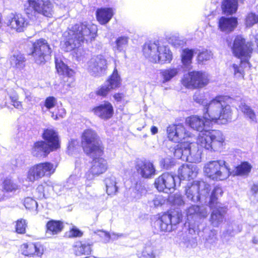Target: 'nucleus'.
<instances>
[{
  "mask_svg": "<svg viewBox=\"0 0 258 258\" xmlns=\"http://www.w3.org/2000/svg\"><path fill=\"white\" fill-rule=\"evenodd\" d=\"M97 26L91 23L84 22L73 26L68 30L63 48L66 51L77 49L76 55L79 58L84 51L80 47L85 42L92 41L96 37Z\"/></svg>",
  "mask_w": 258,
  "mask_h": 258,
  "instance_id": "f257e3e1",
  "label": "nucleus"
},
{
  "mask_svg": "<svg viewBox=\"0 0 258 258\" xmlns=\"http://www.w3.org/2000/svg\"><path fill=\"white\" fill-rule=\"evenodd\" d=\"M206 112H203V117L191 115L186 118L185 122L192 129L200 133L208 130L212 122L226 124L232 119V115L219 113V107L212 103L206 108Z\"/></svg>",
  "mask_w": 258,
  "mask_h": 258,
  "instance_id": "f03ea898",
  "label": "nucleus"
},
{
  "mask_svg": "<svg viewBox=\"0 0 258 258\" xmlns=\"http://www.w3.org/2000/svg\"><path fill=\"white\" fill-rule=\"evenodd\" d=\"M251 43H245V39L241 36H237L234 39L232 51L235 56L241 59L239 64L233 63L232 68L234 77L237 80L244 79V70L250 68L248 59L252 51Z\"/></svg>",
  "mask_w": 258,
  "mask_h": 258,
  "instance_id": "7ed1b4c3",
  "label": "nucleus"
},
{
  "mask_svg": "<svg viewBox=\"0 0 258 258\" xmlns=\"http://www.w3.org/2000/svg\"><path fill=\"white\" fill-rule=\"evenodd\" d=\"M143 51L145 57L154 63H170L172 59V53L169 47L158 41L145 44Z\"/></svg>",
  "mask_w": 258,
  "mask_h": 258,
  "instance_id": "20e7f679",
  "label": "nucleus"
},
{
  "mask_svg": "<svg viewBox=\"0 0 258 258\" xmlns=\"http://www.w3.org/2000/svg\"><path fill=\"white\" fill-rule=\"evenodd\" d=\"M225 143L223 133L218 130L209 131V129L200 133L197 139V144L210 151H218L221 150Z\"/></svg>",
  "mask_w": 258,
  "mask_h": 258,
  "instance_id": "39448f33",
  "label": "nucleus"
},
{
  "mask_svg": "<svg viewBox=\"0 0 258 258\" xmlns=\"http://www.w3.org/2000/svg\"><path fill=\"white\" fill-rule=\"evenodd\" d=\"M81 144L84 152L91 157L100 156L104 147L97 133L92 129L85 130L81 136Z\"/></svg>",
  "mask_w": 258,
  "mask_h": 258,
  "instance_id": "423d86ee",
  "label": "nucleus"
},
{
  "mask_svg": "<svg viewBox=\"0 0 258 258\" xmlns=\"http://www.w3.org/2000/svg\"><path fill=\"white\" fill-rule=\"evenodd\" d=\"M174 156L183 161L190 163L201 161V151L196 143L190 140L183 142L176 145L174 149Z\"/></svg>",
  "mask_w": 258,
  "mask_h": 258,
  "instance_id": "0eeeda50",
  "label": "nucleus"
},
{
  "mask_svg": "<svg viewBox=\"0 0 258 258\" xmlns=\"http://www.w3.org/2000/svg\"><path fill=\"white\" fill-rule=\"evenodd\" d=\"M227 98L226 96H218L208 101L206 98L204 93L196 92L193 96L194 101L203 105V112H206V108L212 103H214L219 107V113L232 115L231 107L227 102Z\"/></svg>",
  "mask_w": 258,
  "mask_h": 258,
  "instance_id": "6e6552de",
  "label": "nucleus"
},
{
  "mask_svg": "<svg viewBox=\"0 0 258 258\" xmlns=\"http://www.w3.org/2000/svg\"><path fill=\"white\" fill-rule=\"evenodd\" d=\"M204 172L210 178L215 180L226 179L230 175V170L224 160L212 161L204 167Z\"/></svg>",
  "mask_w": 258,
  "mask_h": 258,
  "instance_id": "1a4fd4ad",
  "label": "nucleus"
},
{
  "mask_svg": "<svg viewBox=\"0 0 258 258\" xmlns=\"http://www.w3.org/2000/svg\"><path fill=\"white\" fill-rule=\"evenodd\" d=\"M181 83L189 89L203 88L209 83L208 75L201 71L190 72L183 75Z\"/></svg>",
  "mask_w": 258,
  "mask_h": 258,
  "instance_id": "9d476101",
  "label": "nucleus"
},
{
  "mask_svg": "<svg viewBox=\"0 0 258 258\" xmlns=\"http://www.w3.org/2000/svg\"><path fill=\"white\" fill-rule=\"evenodd\" d=\"M56 166L50 162H43L31 166L27 173L26 180L34 182L44 176H50L55 171Z\"/></svg>",
  "mask_w": 258,
  "mask_h": 258,
  "instance_id": "9b49d317",
  "label": "nucleus"
},
{
  "mask_svg": "<svg viewBox=\"0 0 258 258\" xmlns=\"http://www.w3.org/2000/svg\"><path fill=\"white\" fill-rule=\"evenodd\" d=\"M210 186L209 184L203 181H195L187 184L185 190V195L191 202H198L209 195Z\"/></svg>",
  "mask_w": 258,
  "mask_h": 258,
  "instance_id": "f8f14e48",
  "label": "nucleus"
},
{
  "mask_svg": "<svg viewBox=\"0 0 258 258\" xmlns=\"http://www.w3.org/2000/svg\"><path fill=\"white\" fill-rule=\"evenodd\" d=\"M51 53V49L47 41L39 39L33 43L30 54L37 64H41L45 63L46 59Z\"/></svg>",
  "mask_w": 258,
  "mask_h": 258,
  "instance_id": "ddd939ff",
  "label": "nucleus"
},
{
  "mask_svg": "<svg viewBox=\"0 0 258 258\" xmlns=\"http://www.w3.org/2000/svg\"><path fill=\"white\" fill-rule=\"evenodd\" d=\"M166 134L168 139L174 143H179L191 137V134L181 123L169 125L166 128Z\"/></svg>",
  "mask_w": 258,
  "mask_h": 258,
  "instance_id": "4468645a",
  "label": "nucleus"
},
{
  "mask_svg": "<svg viewBox=\"0 0 258 258\" xmlns=\"http://www.w3.org/2000/svg\"><path fill=\"white\" fill-rule=\"evenodd\" d=\"M107 68V60L102 55L93 56L87 63V70L91 75L99 77L103 75Z\"/></svg>",
  "mask_w": 258,
  "mask_h": 258,
  "instance_id": "2eb2a0df",
  "label": "nucleus"
},
{
  "mask_svg": "<svg viewBox=\"0 0 258 258\" xmlns=\"http://www.w3.org/2000/svg\"><path fill=\"white\" fill-rule=\"evenodd\" d=\"M4 23L10 29L22 32L27 27L28 21L22 14L11 13L5 17Z\"/></svg>",
  "mask_w": 258,
  "mask_h": 258,
  "instance_id": "dca6fc26",
  "label": "nucleus"
},
{
  "mask_svg": "<svg viewBox=\"0 0 258 258\" xmlns=\"http://www.w3.org/2000/svg\"><path fill=\"white\" fill-rule=\"evenodd\" d=\"M27 3L35 13L49 18L53 16V5L49 0H27Z\"/></svg>",
  "mask_w": 258,
  "mask_h": 258,
  "instance_id": "f3484780",
  "label": "nucleus"
},
{
  "mask_svg": "<svg viewBox=\"0 0 258 258\" xmlns=\"http://www.w3.org/2000/svg\"><path fill=\"white\" fill-rule=\"evenodd\" d=\"M120 83V77L116 67H115L112 75L103 85L97 89L96 94L98 96L105 97L111 91L119 87Z\"/></svg>",
  "mask_w": 258,
  "mask_h": 258,
  "instance_id": "a211bd4d",
  "label": "nucleus"
},
{
  "mask_svg": "<svg viewBox=\"0 0 258 258\" xmlns=\"http://www.w3.org/2000/svg\"><path fill=\"white\" fill-rule=\"evenodd\" d=\"M154 184L158 191L167 193L171 189H174L176 182L173 175L166 172L155 180Z\"/></svg>",
  "mask_w": 258,
  "mask_h": 258,
  "instance_id": "6ab92c4d",
  "label": "nucleus"
},
{
  "mask_svg": "<svg viewBox=\"0 0 258 258\" xmlns=\"http://www.w3.org/2000/svg\"><path fill=\"white\" fill-rule=\"evenodd\" d=\"M136 169L144 178H151L156 174L155 166L153 162L147 160H140L136 162Z\"/></svg>",
  "mask_w": 258,
  "mask_h": 258,
  "instance_id": "aec40b11",
  "label": "nucleus"
},
{
  "mask_svg": "<svg viewBox=\"0 0 258 258\" xmlns=\"http://www.w3.org/2000/svg\"><path fill=\"white\" fill-rule=\"evenodd\" d=\"M213 207L210 206L212 209L210 221L211 224L215 227H218L225 220V215L227 212V208L223 206L220 203L213 204Z\"/></svg>",
  "mask_w": 258,
  "mask_h": 258,
  "instance_id": "412c9836",
  "label": "nucleus"
},
{
  "mask_svg": "<svg viewBox=\"0 0 258 258\" xmlns=\"http://www.w3.org/2000/svg\"><path fill=\"white\" fill-rule=\"evenodd\" d=\"M97 156L92 157L94 159L91 162V166L87 171L95 177L104 173L108 168L107 161L102 157Z\"/></svg>",
  "mask_w": 258,
  "mask_h": 258,
  "instance_id": "4be33fe9",
  "label": "nucleus"
},
{
  "mask_svg": "<svg viewBox=\"0 0 258 258\" xmlns=\"http://www.w3.org/2000/svg\"><path fill=\"white\" fill-rule=\"evenodd\" d=\"M55 67L57 73L62 76H65L70 78V81L67 80L66 85L70 88L75 86V80L73 76L75 74L74 71L70 69L61 60L55 58Z\"/></svg>",
  "mask_w": 258,
  "mask_h": 258,
  "instance_id": "5701e85b",
  "label": "nucleus"
},
{
  "mask_svg": "<svg viewBox=\"0 0 258 258\" xmlns=\"http://www.w3.org/2000/svg\"><path fill=\"white\" fill-rule=\"evenodd\" d=\"M43 139L51 149L55 150L60 147L57 133L52 128H47L43 132Z\"/></svg>",
  "mask_w": 258,
  "mask_h": 258,
  "instance_id": "b1692460",
  "label": "nucleus"
},
{
  "mask_svg": "<svg viewBox=\"0 0 258 258\" xmlns=\"http://www.w3.org/2000/svg\"><path fill=\"white\" fill-rule=\"evenodd\" d=\"M198 171L197 167L195 164H183L178 169V178L180 180H190L196 177Z\"/></svg>",
  "mask_w": 258,
  "mask_h": 258,
  "instance_id": "393cba45",
  "label": "nucleus"
},
{
  "mask_svg": "<svg viewBox=\"0 0 258 258\" xmlns=\"http://www.w3.org/2000/svg\"><path fill=\"white\" fill-rule=\"evenodd\" d=\"M23 254L28 258H41L43 248L39 243H29L23 245Z\"/></svg>",
  "mask_w": 258,
  "mask_h": 258,
  "instance_id": "a878e982",
  "label": "nucleus"
},
{
  "mask_svg": "<svg viewBox=\"0 0 258 258\" xmlns=\"http://www.w3.org/2000/svg\"><path fill=\"white\" fill-rule=\"evenodd\" d=\"M95 115L103 119H108L111 118L113 113V106L110 103L104 102L93 109Z\"/></svg>",
  "mask_w": 258,
  "mask_h": 258,
  "instance_id": "bb28decb",
  "label": "nucleus"
},
{
  "mask_svg": "<svg viewBox=\"0 0 258 258\" xmlns=\"http://www.w3.org/2000/svg\"><path fill=\"white\" fill-rule=\"evenodd\" d=\"M237 24V19L234 17H221L218 21L219 29L220 31L226 33L233 31Z\"/></svg>",
  "mask_w": 258,
  "mask_h": 258,
  "instance_id": "cd10ccee",
  "label": "nucleus"
},
{
  "mask_svg": "<svg viewBox=\"0 0 258 258\" xmlns=\"http://www.w3.org/2000/svg\"><path fill=\"white\" fill-rule=\"evenodd\" d=\"M208 214V209L205 206L192 205L186 210V215L188 219L205 218Z\"/></svg>",
  "mask_w": 258,
  "mask_h": 258,
  "instance_id": "c85d7f7f",
  "label": "nucleus"
},
{
  "mask_svg": "<svg viewBox=\"0 0 258 258\" xmlns=\"http://www.w3.org/2000/svg\"><path fill=\"white\" fill-rule=\"evenodd\" d=\"M114 14V10L111 8H101L98 9L96 12L97 20L101 25L108 23Z\"/></svg>",
  "mask_w": 258,
  "mask_h": 258,
  "instance_id": "c756f323",
  "label": "nucleus"
},
{
  "mask_svg": "<svg viewBox=\"0 0 258 258\" xmlns=\"http://www.w3.org/2000/svg\"><path fill=\"white\" fill-rule=\"evenodd\" d=\"M54 151L46 142L43 141L36 142L32 148V153L37 157H45L50 152Z\"/></svg>",
  "mask_w": 258,
  "mask_h": 258,
  "instance_id": "7c9ffc66",
  "label": "nucleus"
},
{
  "mask_svg": "<svg viewBox=\"0 0 258 258\" xmlns=\"http://www.w3.org/2000/svg\"><path fill=\"white\" fill-rule=\"evenodd\" d=\"M169 216L167 214H164L161 217L156 220L154 226L159 231L169 232L173 229L172 225L170 223Z\"/></svg>",
  "mask_w": 258,
  "mask_h": 258,
  "instance_id": "2f4dec72",
  "label": "nucleus"
},
{
  "mask_svg": "<svg viewBox=\"0 0 258 258\" xmlns=\"http://www.w3.org/2000/svg\"><path fill=\"white\" fill-rule=\"evenodd\" d=\"M159 253V245L155 241H150L146 243L142 255L145 258H156Z\"/></svg>",
  "mask_w": 258,
  "mask_h": 258,
  "instance_id": "473e14b6",
  "label": "nucleus"
},
{
  "mask_svg": "<svg viewBox=\"0 0 258 258\" xmlns=\"http://www.w3.org/2000/svg\"><path fill=\"white\" fill-rule=\"evenodd\" d=\"M26 61L24 55L19 52L14 53L10 58L11 66L18 70H22L25 67Z\"/></svg>",
  "mask_w": 258,
  "mask_h": 258,
  "instance_id": "72a5a7b5",
  "label": "nucleus"
},
{
  "mask_svg": "<svg viewBox=\"0 0 258 258\" xmlns=\"http://www.w3.org/2000/svg\"><path fill=\"white\" fill-rule=\"evenodd\" d=\"M106 191L109 196L115 195L118 191L116 178L113 176L107 177L104 180Z\"/></svg>",
  "mask_w": 258,
  "mask_h": 258,
  "instance_id": "f704fd0d",
  "label": "nucleus"
},
{
  "mask_svg": "<svg viewBox=\"0 0 258 258\" xmlns=\"http://www.w3.org/2000/svg\"><path fill=\"white\" fill-rule=\"evenodd\" d=\"M92 244L86 241H79L76 243L74 250L76 255L89 254L92 250Z\"/></svg>",
  "mask_w": 258,
  "mask_h": 258,
  "instance_id": "c9c22d12",
  "label": "nucleus"
},
{
  "mask_svg": "<svg viewBox=\"0 0 258 258\" xmlns=\"http://www.w3.org/2000/svg\"><path fill=\"white\" fill-rule=\"evenodd\" d=\"M180 69L178 68L169 67L160 70V74L163 78V83L170 81L179 73Z\"/></svg>",
  "mask_w": 258,
  "mask_h": 258,
  "instance_id": "e433bc0d",
  "label": "nucleus"
},
{
  "mask_svg": "<svg viewBox=\"0 0 258 258\" xmlns=\"http://www.w3.org/2000/svg\"><path fill=\"white\" fill-rule=\"evenodd\" d=\"M63 228V224L59 221L51 220L46 224V233L51 235L57 234Z\"/></svg>",
  "mask_w": 258,
  "mask_h": 258,
  "instance_id": "4c0bfd02",
  "label": "nucleus"
},
{
  "mask_svg": "<svg viewBox=\"0 0 258 258\" xmlns=\"http://www.w3.org/2000/svg\"><path fill=\"white\" fill-rule=\"evenodd\" d=\"M237 0H223L221 8L225 13L232 14L235 13L237 9Z\"/></svg>",
  "mask_w": 258,
  "mask_h": 258,
  "instance_id": "58836bf2",
  "label": "nucleus"
},
{
  "mask_svg": "<svg viewBox=\"0 0 258 258\" xmlns=\"http://www.w3.org/2000/svg\"><path fill=\"white\" fill-rule=\"evenodd\" d=\"M239 108L250 122L255 123L257 122L256 116L254 111L244 102L241 101Z\"/></svg>",
  "mask_w": 258,
  "mask_h": 258,
  "instance_id": "ea45409f",
  "label": "nucleus"
},
{
  "mask_svg": "<svg viewBox=\"0 0 258 258\" xmlns=\"http://www.w3.org/2000/svg\"><path fill=\"white\" fill-rule=\"evenodd\" d=\"M195 53V50L188 48L182 50L181 53V61L183 65L188 68L192 62V59Z\"/></svg>",
  "mask_w": 258,
  "mask_h": 258,
  "instance_id": "a19ab883",
  "label": "nucleus"
},
{
  "mask_svg": "<svg viewBox=\"0 0 258 258\" xmlns=\"http://www.w3.org/2000/svg\"><path fill=\"white\" fill-rule=\"evenodd\" d=\"M128 42V37L125 36L118 37L115 41L113 46V50L116 51L121 52L126 47Z\"/></svg>",
  "mask_w": 258,
  "mask_h": 258,
  "instance_id": "79ce46f5",
  "label": "nucleus"
},
{
  "mask_svg": "<svg viewBox=\"0 0 258 258\" xmlns=\"http://www.w3.org/2000/svg\"><path fill=\"white\" fill-rule=\"evenodd\" d=\"M2 189L7 192H15L18 189V185L11 179L7 178L2 183Z\"/></svg>",
  "mask_w": 258,
  "mask_h": 258,
  "instance_id": "37998d69",
  "label": "nucleus"
},
{
  "mask_svg": "<svg viewBox=\"0 0 258 258\" xmlns=\"http://www.w3.org/2000/svg\"><path fill=\"white\" fill-rule=\"evenodd\" d=\"M251 166L248 162L242 163L236 168L235 173L237 175H247L250 172Z\"/></svg>",
  "mask_w": 258,
  "mask_h": 258,
  "instance_id": "c03bdc74",
  "label": "nucleus"
},
{
  "mask_svg": "<svg viewBox=\"0 0 258 258\" xmlns=\"http://www.w3.org/2000/svg\"><path fill=\"white\" fill-rule=\"evenodd\" d=\"M169 202L176 207H182L184 205L185 202L183 197L180 194L176 193L169 197Z\"/></svg>",
  "mask_w": 258,
  "mask_h": 258,
  "instance_id": "a18cd8bd",
  "label": "nucleus"
},
{
  "mask_svg": "<svg viewBox=\"0 0 258 258\" xmlns=\"http://www.w3.org/2000/svg\"><path fill=\"white\" fill-rule=\"evenodd\" d=\"M98 233L99 236L104 238V241L105 242H108L110 239L113 240H115L124 236L123 234L115 233L114 232L110 234L107 232L101 230L99 231Z\"/></svg>",
  "mask_w": 258,
  "mask_h": 258,
  "instance_id": "49530a36",
  "label": "nucleus"
},
{
  "mask_svg": "<svg viewBox=\"0 0 258 258\" xmlns=\"http://www.w3.org/2000/svg\"><path fill=\"white\" fill-rule=\"evenodd\" d=\"M44 189H46L47 192L48 190H52L53 187L46 183L39 185L36 189V194L38 198L41 199L45 198Z\"/></svg>",
  "mask_w": 258,
  "mask_h": 258,
  "instance_id": "de8ad7c7",
  "label": "nucleus"
},
{
  "mask_svg": "<svg viewBox=\"0 0 258 258\" xmlns=\"http://www.w3.org/2000/svg\"><path fill=\"white\" fill-rule=\"evenodd\" d=\"M222 193L223 191L220 187L216 186L214 188L210 197V206L213 207V204L216 205V203H219L217 201L218 198L222 195Z\"/></svg>",
  "mask_w": 258,
  "mask_h": 258,
  "instance_id": "09e8293b",
  "label": "nucleus"
},
{
  "mask_svg": "<svg viewBox=\"0 0 258 258\" xmlns=\"http://www.w3.org/2000/svg\"><path fill=\"white\" fill-rule=\"evenodd\" d=\"M258 23V15L254 13H249L246 16L245 24L247 27H251Z\"/></svg>",
  "mask_w": 258,
  "mask_h": 258,
  "instance_id": "8fccbe9b",
  "label": "nucleus"
},
{
  "mask_svg": "<svg viewBox=\"0 0 258 258\" xmlns=\"http://www.w3.org/2000/svg\"><path fill=\"white\" fill-rule=\"evenodd\" d=\"M212 52L207 49L203 50L200 52L198 55V60L199 62H203L205 61L210 60L212 58Z\"/></svg>",
  "mask_w": 258,
  "mask_h": 258,
  "instance_id": "3c124183",
  "label": "nucleus"
},
{
  "mask_svg": "<svg viewBox=\"0 0 258 258\" xmlns=\"http://www.w3.org/2000/svg\"><path fill=\"white\" fill-rule=\"evenodd\" d=\"M79 149V145L78 141L75 139L71 140L68 147V154L74 155L78 152Z\"/></svg>",
  "mask_w": 258,
  "mask_h": 258,
  "instance_id": "603ef678",
  "label": "nucleus"
},
{
  "mask_svg": "<svg viewBox=\"0 0 258 258\" xmlns=\"http://www.w3.org/2000/svg\"><path fill=\"white\" fill-rule=\"evenodd\" d=\"M81 174L82 173L79 172V169L76 167L75 169V174H73L70 176L68 180V183H72V187L73 185L78 184L79 181L80 179Z\"/></svg>",
  "mask_w": 258,
  "mask_h": 258,
  "instance_id": "864d4df0",
  "label": "nucleus"
},
{
  "mask_svg": "<svg viewBox=\"0 0 258 258\" xmlns=\"http://www.w3.org/2000/svg\"><path fill=\"white\" fill-rule=\"evenodd\" d=\"M57 104V99L53 96L46 98L44 102V107L48 110L53 108Z\"/></svg>",
  "mask_w": 258,
  "mask_h": 258,
  "instance_id": "5fc2aeb1",
  "label": "nucleus"
},
{
  "mask_svg": "<svg viewBox=\"0 0 258 258\" xmlns=\"http://www.w3.org/2000/svg\"><path fill=\"white\" fill-rule=\"evenodd\" d=\"M167 214L169 216V219L170 220V223L172 225V228H173V226H175L181 220L182 215L181 213L178 212L176 214L173 213Z\"/></svg>",
  "mask_w": 258,
  "mask_h": 258,
  "instance_id": "6e6d98bb",
  "label": "nucleus"
},
{
  "mask_svg": "<svg viewBox=\"0 0 258 258\" xmlns=\"http://www.w3.org/2000/svg\"><path fill=\"white\" fill-rule=\"evenodd\" d=\"M27 224L26 221L24 219H20L17 221L16 229L17 232L23 234L25 232Z\"/></svg>",
  "mask_w": 258,
  "mask_h": 258,
  "instance_id": "4d7b16f0",
  "label": "nucleus"
},
{
  "mask_svg": "<svg viewBox=\"0 0 258 258\" xmlns=\"http://www.w3.org/2000/svg\"><path fill=\"white\" fill-rule=\"evenodd\" d=\"M24 205L26 209H34L37 207V202L33 199L28 197L26 198L24 202Z\"/></svg>",
  "mask_w": 258,
  "mask_h": 258,
  "instance_id": "13d9d810",
  "label": "nucleus"
},
{
  "mask_svg": "<svg viewBox=\"0 0 258 258\" xmlns=\"http://www.w3.org/2000/svg\"><path fill=\"white\" fill-rule=\"evenodd\" d=\"M10 99L12 104L14 106V107L19 110L23 109V105L22 102L18 100L19 97L17 95L11 96Z\"/></svg>",
  "mask_w": 258,
  "mask_h": 258,
  "instance_id": "bf43d9fd",
  "label": "nucleus"
},
{
  "mask_svg": "<svg viewBox=\"0 0 258 258\" xmlns=\"http://www.w3.org/2000/svg\"><path fill=\"white\" fill-rule=\"evenodd\" d=\"M95 176L87 172L85 173V185L86 188H87L88 187H91L93 184V180L94 179Z\"/></svg>",
  "mask_w": 258,
  "mask_h": 258,
  "instance_id": "052dcab7",
  "label": "nucleus"
},
{
  "mask_svg": "<svg viewBox=\"0 0 258 258\" xmlns=\"http://www.w3.org/2000/svg\"><path fill=\"white\" fill-rule=\"evenodd\" d=\"M217 231L214 230H211L207 237L206 238V241L210 243L215 242L217 240Z\"/></svg>",
  "mask_w": 258,
  "mask_h": 258,
  "instance_id": "680f3d73",
  "label": "nucleus"
},
{
  "mask_svg": "<svg viewBox=\"0 0 258 258\" xmlns=\"http://www.w3.org/2000/svg\"><path fill=\"white\" fill-rule=\"evenodd\" d=\"M66 110L63 108H59L58 110V112L56 114H54V112L52 113L51 117L54 120L58 119L59 118H63L66 115Z\"/></svg>",
  "mask_w": 258,
  "mask_h": 258,
  "instance_id": "e2e57ef3",
  "label": "nucleus"
},
{
  "mask_svg": "<svg viewBox=\"0 0 258 258\" xmlns=\"http://www.w3.org/2000/svg\"><path fill=\"white\" fill-rule=\"evenodd\" d=\"M165 202V199L161 196H156L152 201V203L155 207L162 205Z\"/></svg>",
  "mask_w": 258,
  "mask_h": 258,
  "instance_id": "0e129e2a",
  "label": "nucleus"
},
{
  "mask_svg": "<svg viewBox=\"0 0 258 258\" xmlns=\"http://www.w3.org/2000/svg\"><path fill=\"white\" fill-rule=\"evenodd\" d=\"M251 193L253 198L258 201V183H254L251 187Z\"/></svg>",
  "mask_w": 258,
  "mask_h": 258,
  "instance_id": "69168bd1",
  "label": "nucleus"
},
{
  "mask_svg": "<svg viewBox=\"0 0 258 258\" xmlns=\"http://www.w3.org/2000/svg\"><path fill=\"white\" fill-rule=\"evenodd\" d=\"M70 233L71 236L73 237H81L83 234L82 232L76 228H73Z\"/></svg>",
  "mask_w": 258,
  "mask_h": 258,
  "instance_id": "338daca9",
  "label": "nucleus"
},
{
  "mask_svg": "<svg viewBox=\"0 0 258 258\" xmlns=\"http://www.w3.org/2000/svg\"><path fill=\"white\" fill-rule=\"evenodd\" d=\"M24 93L25 95V101L27 103L32 102L33 101V97L31 93L26 90H24Z\"/></svg>",
  "mask_w": 258,
  "mask_h": 258,
  "instance_id": "774afa93",
  "label": "nucleus"
}]
</instances>
